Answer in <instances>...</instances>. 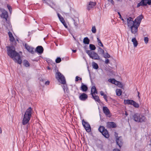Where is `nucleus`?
<instances>
[{"instance_id":"ea45409f","label":"nucleus","mask_w":151,"mask_h":151,"mask_svg":"<svg viewBox=\"0 0 151 151\" xmlns=\"http://www.w3.org/2000/svg\"><path fill=\"white\" fill-rule=\"evenodd\" d=\"M24 47L25 49L28 51L31 47L29 46L27 43H25Z\"/></svg>"},{"instance_id":"c03bdc74","label":"nucleus","mask_w":151,"mask_h":151,"mask_svg":"<svg viewBox=\"0 0 151 151\" xmlns=\"http://www.w3.org/2000/svg\"><path fill=\"white\" fill-rule=\"evenodd\" d=\"M8 35L9 37H12L13 36L12 33L10 32H9L8 33Z\"/></svg>"},{"instance_id":"72a5a7b5","label":"nucleus","mask_w":151,"mask_h":151,"mask_svg":"<svg viewBox=\"0 0 151 151\" xmlns=\"http://www.w3.org/2000/svg\"><path fill=\"white\" fill-rule=\"evenodd\" d=\"M132 105L136 108H138L139 107V104L136 103L134 101Z\"/></svg>"},{"instance_id":"1a4fd4ad","label":"nucleus","mask_w":151,"mask_h":151,"mask_svg":"<svg viewBox=\"0 0 151 151\" xmlns=\"http://www.w3.org/2000/svg\"><path fill=\"white\" fill-rule=\"evenodd\" d=\"M82 124L87 132H89L91 131V128L89 124L85 121L83 119L82 121Z\"/></svg>"},{"instance_id":"2f4dec72","label":"nucleus","mask_w":151,"mask_h":151,"mask_svg":"<svg viewBox=\"0 0 151 151\" xmlns=\"http://www.w3.org/2000/svg\"><path fill=\"white\" fill-rule=\"evenodd\" d=\"M9 38V40L10 42L12 43H13V42H14V43L15 44H14V45H15L16 44V42L15 41V40L13 36L12 37H10Z\"/></svg>"},{"instance_id":"20e7f679","label":"nucleus","mask_w":151,"mask_h":151,"mask_svg":"<svg viewBox=\"0 0 151 151\" xmlns=\"http://www.w3.org/2000/svg\"><path fill=\"white\" fill-rule=\"evenodd\" d=\"M86 53L88 54L90 58L94 60H99L100 56L98 54L94 51L91 50H86Z\"/></svg>"},{"instance_id":"6ab92c4d","label":"nucleus","mask_w":151,"mask_h":151,"mask_svg":"<svg viewBox=\"0 0 151 151\" xmlns=\"http://www.w3.org/2000/svg\"><path fill=\"white\" fill-rule=\"evenodd\" d=\"M35 51L37 53L41 54L43 52L44 49L41 46H38L36 48Z\"/></svg>"},{"instance_id":"0eeeda50","label":"nucleus","mask_w":151,"mask_h":151,"mask_svg":"<svg viewBox=\"0 0 151 151\" xmlns=\"http://www.w3.org/2000/svg\"><path fill=\"white\" fill-rule=\"evenodd\" d=\"M98 130L105 137L107 138L109 137V132L104 126H100L98 129Z\"/></svg>"},{"instance_id":"8fccbe9b","label":"nucleus","mask_w":151,"mask_h":151,"mask_svg":"<svg viewBox=\"0 0 151 151\" xmlns=\"http://www.w3.org/2000/svg\"><path fill=\"white\" fill-rule=\"evenodd\" d=\"M50 84V81H47L45 82V84L46 85H48Z\"/></svg>"},{"instance_id":"e2e57ef3","label":"nucleus","mask_w":151,"mask_h":151,"mask_svg":"<svg viewBox=\"0 0 151 151\" xmlns=\"http://www.w3.org/2000/svg\"><path fill=\"white\" fill-rule=\"evenodd\" d=\"M2 133V130L1 128L0 127V134Z\"/></svg>"},{"instance_id":"13d9d810","label":"nucleus","mask_w":151,"mask_h":151,"mask_svg":"<svg viewBox=\"0 0 151 151\" xmlns=\"http://www.w3.org/2000/svg\"><path fill=\"white\" fill-rule=\"evenodd\" d=\"M76 51H77V50H72V51L73 52H74V53L76 52Z\"/></svg>"},{"instance_id":"4be33fe9","label":"nucleus","mask_w":151,"mask_h":151,"mask_svg":"<svg viewBox=\"0 0 151 151\" xmlns=\"http://www.w3.org/2000/svg\"><path fill=\"white\" fill-rule=\"evenodd\" d=\"M108 81L116 85H119V83L120 84V82L116 81L115 79H108Z\"/></svg>"},{"instance_id":"7ed1b4c3","label":"nucleus","mask_w":151,"mask_h":151,"mask_svg":"<svg viewBox=\"0 0 151 151\" xmlns=\"http://www.w3.org/2000/svg\"><path fill=\"white\" fill-rule=\"evenodd\" d=\"M133 119L138 122H142L145 121L146 118L145 116L138 113L134 114L132 116Z\"/></svg>"},{"instance_id":"f8f14e48","label":"nucleus","mask_w":151,"mask_h":151,"mask_svg":"<svg viewBox=\"0 0 151 151\" xmlns=\"http://www.w3.org/2000/svg\"><path fill=\"white\" fill-rule=\"evenodd\" d=\"M143 16L141 14L137 17L134 20V21L135 24L139 26L141 22L142 19L143 18Z\"/></svg>"},{"instance_id":"c9c22d12","label":"nucleus","mask_w":151,"mask_h":151,"mask_svg":"<svg viewBox=\"0 0 151 151\" xmlns=\"http://www.w3.org/2000/svg\"><path fill=\"white\" fill-rule=\"evenodd\" d=\"M34 48L32 47H30L29 49L28 50V51L32 54H33L34 53Z\"/></svg>"},{"instance_id":"774afa93","label":"nucleus","mask_w":151,"mask_h":151,"mask_svg":"<svg viewBox=\"0 0 151 151\" xmlns=\"http://www.w3.org/2000/svg\"><path fill=\"white\" fill-rule=\"evenodd\" d=\"M56 45L57 46H58V44H56Z\"/></svg>"},{"instance_id":"9d476101","label":"nucleus","mask_w":151,"mask_h":151,"mask_svg":"<svg viewBox=\"0 0 151 151\" xmlns=\"http://www.w3.org/2000/svg\"><path fill=\"white\" fill-rule=\"evenodd\" d=\"M1 11L2 13L0 15L1 17L5 19L6 21H7L8 17V12L4 9H1Z\"/></svg>"},{"instance_id":"603ef678","label":"nucleus","mask_w":151,"mask_h":151,"mask_svg":"<svg viewBox=\"0 0 151 151\" xmlns=\"http://www.w3.org/2000/svg\"><path fill=\"white\" fill-rule=\"evenodd\" d=\"M69 91L68 89V87H66V88H65V91L67 93H68Z\"/></svg>"},{"instance_id":"de8ad7c7","label":"nucleus","mask_w":151,"mask_h":151,"mask_svg":"<svg viewBox=\"0 0 151 151\" xmlns=\"http://www.w3.org/2000/svg\"><path fill=\"white\" fill-rule=\"evenodd\" d=\"M105 62L106 64H108L109 63V59H106Z\"/></svg>"},{"instance_id":"680f3d73","label":"nucleus","mask_w":151,"mask_h":151,"mask_svg":"<svg viewBox=\"0 0 151 151\" xmlns=\"http://www.w3.org/2000/svg\"><path fill=\"white\" fill-rule=\"evenodd\" d=\"M28 125H27V130H26V132H27V129H28Z\"/></svg>"},{"instance_id":"f03ea898","label":"nucleus","mask_w":151,"mask_h":151,"mask_svg":"<svg viewBox=\"0 0 151 151\" xmlns=\"http://www.w3.org/2000/svg\"><path fill=\"white\" fill-rule=\"evenodd\" d=\"M32 110L31 108L29 107L25 111L22 121V124L23 125L27 124L30 120L32 116Z\"/></svg>"},{"instance_id":"412c9836","label":"nucleus","mask_w":151,"mask_h":151,"mask_svg":"<svg viewBox=\"0 0 151 151\" xmlns=\"http://www.w3.org/2000/svg\"><path fill=\"white\" fill-rule=\"evenodd\" d=\"M88 89L87 86L85 84H84L83 83H81V86L80 87V89L83 92L86 91Z\"/></svg>"},{"instance_id":"c756f323","label":"nucleus","mask_w":151,"mask_h":151,"mask_svg":"<svg viewBox=\"0 0 151 151\" xmlns=\"http://www.w3.org/2000/svg\"><path fill=\"white\" fill-rule=\"evenodd\" d=\"M24 65L26 67H28L29 66V62L26 60H24L23 61Z\"/></svg>"},{"instance_id":"c85d7f7f","label":"nucleus","mask_w":151,"mask_h":151,"mask_svg":"<svg viewBox=\"0 0 151 151\" xmlns=\"http://www.w3.org/2000/svg\"><path fill=\"white\" fill-rule=\"evenodd\" d=\"M116 95L118 96H120L122 93V91L121 89H117L116 90Z\"/></svg>"},{"instance_id":"3c124183","label":"nucleus","mask_w":151,"mask_h":151,"mask_svg":"<svg viewBox=\"0 0 151 151\" xmlns=\"http://www.w3.org/2000/svg\"><path fill=\"white\" fill-rule=\"evenodd\" d=\"M137 93H138V98H139V99H140V96H139V92L138 91H137Z\"/></svg>"},{"instance_id":"39448f33","label":"nucleus","mask_w":151,"mask_h":151,"mask_svg":"<svg viewBox=\"0 0 151 151\" xmlns=\"http://www.w3.org/2000/svg\"><path fill=\"white\" fill-rule=\"evenodd\" d=\"M97 93L98 92L96 87L94 86H92L91 90V94L92 98L95 101L100 103V100L99 97L98 96H94L95 93L97 94Z\"/></svg>"},{"instance_id":"2eb2a0df","label":"nucleus","mask_w":151,"mask_h":151,"mask_svg":"<svg viewBox=\"0 0 151 151\" xmlns=\"http://www.w3.org/2000/svg\"><path fill=\"white\" fill-rule=\"evenodd\" d=\"M127 23L128 27H131L133 24L135 25V24L134 21L133 20V18L131 17H129L127 18Z\"/></svg>"},{"instance_id":"a19ab883","label":"nucleus","mask_w":151,"mask_h":151,"mask_svg":"<svg viewBox=\"0 0 151 151\" xmlns=\"http://www.w3.org/2000/svg\"><path fill=\"white\" fill-rule=\"evenodd\" d=\"M118 14L119 17V18L122 20L123 22H124V20L123 18L122 17L120 13L119 12H118Z\"/></svg>"},{"instance_id":"f3484780","label":"nucleus","mask_w":151,"mask_h":151,"mask_svg":"<svg viewBox=\"0 0 151 151\" xmlns=\"http://www.w3.org/2000/svg\"><path fill=\"white\" fill-rule=\"evenodd\" d=\"M117 145L120 148L123 145V142L121 137H118L116 140Z\"/></svg>"},{"instance_id":"cd10ccee","label":"nucleus","mask_w":151,"mask_h":151,"mask_svg":"<svg viewBox=\"0 0 151 151\" xmlns=\"http://www.w3.org/2000/svg\"><path fill=\"white\" fill-rule=\"evenodd\" d=\"M93 68L95 69H97L99 68V66L98 64L95 62L92 63Z\"/></svg>"},{"instance_id":"49530a36","label":"nucleus","mask_w":151,"mask_h":151,"mask_svg":"<svg viewBox=\"0 0 151 151\" xmlns=\"http://www.w3.org/2000/svg\"><path fill=\"white\" fill-rule=\"evenodd\" d=\"M108 1L110 2L111 4L113 5H114V2L113 0H107Z\"/></svg>"},{"instance_id":"a211bd4d","label":"nucleus","mask_w":151,"mask_h":151,"mask_svg":"<svg viewBox=\"0 0 151 151\" xmlns=\"http://www.w3.org/2000/svg\"><path fill=\"white\" fill-rule=\"evenodd\" d=\"M103 111L104 113L106 116L110 117L111 115L108 116L110 114V111L107 107L103 106Z\"/></svg>"},{"instance_id":"69168bd1","label":"nucleus","mask_w":151,"mask_h":151,"mask_svg":"<svg viewBox=\"0 0 151 151\" xmlns=\"http://www.w3.org/2000/svg\"><path fill=\"white\" fill-rule=\"evenodd\" d=\"M79 80L80 81H81L82 80V78H80L79 77Z\"/></svg>"},{"instance_id":"a878e982","label":"nucleus","mask_w":151,"mask_h":151,"mask_svg":"<svg viewBox=\"0 0 151 151\" xmlns=\"http://www.w3.org/2000/svg\"><path fill=\"white\" fill-rule=\"evenodd\" d=\"M98 51L99 53L101 55H103L104 54V51L102 49L101 47H98Z\"/></svg>"},{"instance_id":"4468645a","label":"nucleus","mask_w":151,"mask_h":151,"mask_svg":"<svg viewBox=\"0 0 151 151\" xmlns=\"http://www.w3.org/2000/svg\"><path fill=\"white\" fill-rule=\"evenodd\" d=\"M57 15L59 19V20L62 23V24L66 28H67L68 26L65 23L63 17L58 13H57Z\"/></svg>"},{"instance_id":"473e14b6","label":"nucleus","mask_w":151,"mask_h":151,"mask_svg":"<svg viewBox=\"0 0 151 151\" xmlns=\"http://www.w3.org/2000/svg\"><path fill=\"white\" fill-rule=\"evenodd\" d=\"M97 42H98V45H99L100 46H101L102 47H103L104 45H103V44H102V42H101L100 40V39H99V38L98 37H97Z\"/></svg>"},{"instance_id":"37998d69","label":"nucleus","mask_w":151,"mask_h":151,"mask_svg":"<svg viewBox=\"0 0 151 151\" xmlns=\"http://www.w3.org/2000/svg\"><path fill=\"white\" fill-rule=\"evenodd\" d=\"M7 7L8 9H9V12H11V11H12V8L11 7V6H10V5H9L7 4Z\"/></svg>"},{"instance_id":"6e6d98bb","label":"nucleus","mask_w":151,"mask_h":151,"mask_svg":"<svg viewBox=\"0 0 151 151\" xmlns=\"http://www.w3.org/2000/svg\"><path fill=\"white\" fill-rule=\"evenodd\" d=\"M46 4H47V5L50 6L51 7L53 8V7H52V6H51V5L49 3H46Z\"/></svg>"},{"instance_id":"b1692460","label":"nucleus","mask_w":151,"mask_h":151,"mask_svg":"<svg viewBox=\"0 0 151 151\" xmlns=\"http://www.w3.org/2000/svg\"><path fill=\"white\" fill-rule=\"evenodd\" d=\"M99 142V143L97 144L96 146L98 148H99L101 150L104 151V149L103 148V145L101 141H100Z\"/></svg>"},{"instance_id":"6e6552de","label":"nucleus","mask_w":151,"mask_h":151,"mask_svg":"<svg viewBox=\"0 0 151 151\" xmlns=\"http://www.w3.org/2000/svg\"><path fill=\"white\" fill-rule=\"evenodd\" d=\"M151 4V0H141V1L139 3L137 7L138 8L140 6H147V4L150 5Z\"/></svg>"},{"instance_id":"4d7b16f0","label":"nucleus","mask_w":151,"mask_h":151,"mask_svg":"<svg viewBox=\"0 0 151 151\" xmlns=\"http://www.w3.org/2000/svg\"><path fill=\"white\" fill-rule=\"evenodd\" d=\"M46 61L47 62H48V61H50V59L47 58L46 59Z\"/></svg>"},{"instance_id":"052dcab7","label":"nucleus","mask_w":151,"mask_h":151,"mask_svg":"<svg viewBox=\"0 0 151 151\" xmlns=\"http://www.w3.org/2000/svg\"><path fill=\"white\" fill-rule=\"evenodd\" d=\"M40 81H42V82H43L44 81V79H41L40 80Z\"/></svg>"},{"instance_id":"79ce46f5","label":"nucleus","mask_w":151,"mask_h":151,"mask_svg":"<svg viewBox=\"0 0 151 151\" xmlns=\"http://www.w3.org/2000/svg\"><path fill=\"white\" fill-rule=\"evenodd\" d=\"M144 40L145 43L146 44H147L148 42L149 39L148 37H145L144 38Z\"/></svg>"},{"instance_id":"bf43d9fd","label":"nucleus","mask_w":151,"mask_h":151,"mask_svg":"<svg viewBox=\"0 0 151 151\" xmlns=\"http://www.w3.org/2000/svg\"><path fill=\"white\" fill-rule=\"evenodd\" d=\"M105 100V101H106V102H107L108 101V100H107V97H106V98H105V99H104Z\"/></svg>"},{"instance_id":"5701e85b","label":"nucleus","mask_w":151,"mask_h":151,"mask_svg":"<svg viewBox=\"0 0 151 151\" xmlns=\"http://www.w3.org/2000/svg\"><path fill=\"white\" fill-rule=\"evenodd\" d=\"M134 101L130 99H124V103L125 104L130 105H132Z\"/></svg>"},{"instance_id":"864d4df0","label":"nucleus","mask_w":151,"mask_h":151,"mask_svg":"<svg viewBox=\"0 0 151 151\" xmlns=\"http://www.w3.org/2000/svg\"><path fill=\"white\" fill-rule=\"evenodd\" d=\"M120 83L121 84H120V83H119V85H118L119 87H122V85L121 83Z\"/></svg>"},{"instance_id":"58836bf2","label":"nucleus","mask_w":151,"mask_h":151,"mask_svg":"<svg viewBox=\"0 0 151 151\" xmlns=\"http://www.w3.org/2000/svg\"><path fill=\"white\" fill-rule=\"evenodd\" d=\"M91 31L93 33H95L96 32V29L95 26L92 27Z\"/></svg>"},{"instance_id":"bb28decb","label":"nucleus","mask_w":151,"mask_h":151,"mask_svg":"<svg viewBox=\"0 0 151 151\" xmlns=\"http://www.w3.org/2000/svg\"><path fill=\"white\" fill-rule=\"evenodd\" d=\"M83 42L85 44H88L90 42V40L88 37H85L83 39Z\"/></svg>"},{"instance_id":"a18cd8bd","label":"nucleus","mask_w":151,"mask_h":151,"mask_svg":"<svg viewBox=\"0 0 151 151\" xmlns=\"http://www.w3.org/2000/svg\"><path fill=\"white\" fill-rule=\"evenodd\" d=\"M64 84L63 86V90L64 91V92H65V88H66V87H67V85L66 84Z\"/></svg>"},{"instance_id":"9b49d317","label":"nucleus","mask_w":151,"mask_h":151,"mask_svg":"<svg viewBox=\"0 0 151 151\" xmlns=\"http://www.w3.org/2000/svg\"><path fill=\"white\" fill-rule=\"evenodd\" d=\"M139 26L136 24L135 25L133 24V25L130 27V28L132 33L133 34H135L137 33L138 31V28Z\"/></svg>"},{"instance_id":"ddd939ff","label":"nucleus","mask_w":151,"mask_h":151,"mask_svg":"<svg viewBox=\"0 0 151 151\" xmlns=\"http://www.w3.org/2000/svg\"><path fill=\"white\" fill-rule=\"evenodd\" d=\"M88 98V96L86 93H80L79 98L80 100L85 101Z\"/></svg>"},{"instance_id":"7c9ffc66","label":"nucleus","mask_w":151,"mask_h":151,"mask_svg":"<svg viewBox=\"0 0 151 151\" xmlns=\"http://www.w3.org/2000/svg\"><path fill=\"white\" fill-rule=\"evenodd\" d=\"M90 49L92 50H94L96 49V47L94 45L90 44L89 45Z\"/></svg>"},{"instance_id":"e433bc0d","label":"nucleus","mask_w":151,"mask_h":151,"mask_svg":"<svg viewBox=\"0 0 151 151\" xmlns=\"http://www.w3.org/2000/svg\"><path fill=\"white\" fill-rule=\"evenodd\" d=\"M100 94L101 96H103L104 99H105L106 97H107V95L106 94H104L102 91H100Z\"/></svg>"},{"instance_id":"dca6fc26","label":"nucleus","mask_w":151,"mask_h":151,"mask_svg":"<svg viewBox=\"0 0 151 151\" xmlns=\"http://www.w3.org/2000/svg\"><path fill=\"white\" fill-rule=\"evenodd\" d=\"M96 4V3L95 2L90 1L87 6V9L88 11L90 10L91 9L93 8Z\"/></svg>"},{"instance_id":"4c0bfd02","label":"nucleus","mask_w":151,"mask_h":151,"mask_svg":"<svg viewBox=\"0 0 151 151\" xmlns=\"http://www.w3.org/2000/svg\"><path fill=\"white\" fill-rule=\"evenodd\" d=\"M61 61V58L60 57L57 58L55 60V62L57 63H60Z\"/></svg>"},{"instance_id":"aec40b11","label":"nucleus","mask_w":151,"mask_h":151,"mask_svg":"<svg viewBox=\"0 0 151 151\" xmlns=\"http://www.w3.org/2000/svg\"><path fill=\"white\" fill-rule=\"evenodd\" d=\"M106 125L107 127L109 128H115L116 127V124L113 122H108Z\"/></svg>"},{"instance_id":"423d86ee","label":"nucleus","mask_w":151,"mask_h":151,"mask_svg":"<svg viewBox=\"0 0 151 151\" xmlns=\"http://www.w3.org/2000/svg\"><path fill=\"white\" fill-rule=\"evenodd\" d=\"M55 77L58 81L62 84L66 83V80L64 76L60 72L56 73Z\"/></svg>"},{"instance_id":"f257e3e1","label":"nucleus","mask_w":151,"mask_h":151,"mask_svg":"<svg viewBox=\"0 0 151 151\" xmlns=\"http://www.w3.org/2000/svg\"><path fill=\"white\" fill-rule=\"evenodd\" d=\"M7 54L14 61L18 64H21L22 62V60L20 54L15 50L14 46H11L6 47Z\"/></svg>"},{"instance_id":"338daca9","label":"nucleus","mask_w":151,"mask_h":151,"mask_svg":"<svg viewBox=\"0 0 151 151\" xmlns=\"http://www.w3.org/2000/svg\"><path fill=\"white\" fill-rule=\"evenodd\" d=\"M117 1H120L121 2H122V0H116Z\"/></svg>"},{"instance_id":"f704fd0d","label":"nucleus","mask_w":151,"mask_h":151,"mask_svg":"<svg viewBox=\"0 0 151 151\" xmlns=\"http://www.w3.org/2000/svg\"><path fill=\"white\" fill-rule=\"evenodd\" d=\"M103 57L106 58L110 57V55L107 52L106 53H104V54H103Z\"/></svg>"},{"instance_id":"393cba45","label":"nucleus","mask_w":151,"mask_h":151,"mask_svg":"<svg viewBox=\"0 0 151 151\" xmlns=\"http://www.w3.org/2000/svg\"><path fill=\"white\" fill-rule=\"evenodd\" d=\"M132 41L133 43L134 46V47H136L138 44L137 41V40L136 38H134L132 40Z\"/></svg>"},{"instance_id":"09e8293b","label":"nucleus","mask_w":151,"mask_h":151,"mask_svg":"<svg viewBox=\"0 0 151 151\" xmlns=\"http://www.w3.org/2000/svg\"><path fill=\"white\" fill-rule=\"evenodd\" d=\"M79 77L76 76L75 78V81L76 82L78 81H79Z\"/></svg>"},{"instance_id":"5fc2aeb1","label":"nucleus","mask_w":151,"mask_h":151,"mask_svg":"<svg viewBox=\"0 0 151 151\" xmlns=\"http://www.w3.org/2000/svg\"><path fill=\"white\" fill-rule=\"evenodd\" d=\"M113 151H120V150H119L118 149H115L113 150Z\"/></svg>"},{"instance_id":"0e129e2a","label":"nucleus","mask_w":151,"mask_h":151,"mask_svg":"<svg viewBox=\"0 0 151 151\" xmlns=\"http://www.w3.org/2000/svg\"><path fill=\"white\" fill-rule=\"evenodd\" d=\"M74 25H75L76 26L77 25V24L75 22L74 23Z\"/></svg>"}]
</instances>
